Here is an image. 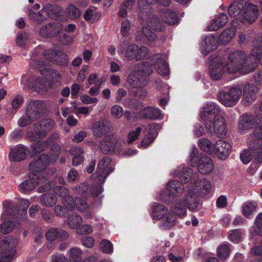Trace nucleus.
Wrapping results in <instances>:
<instances>
[{
	"label": "nucleus",
	"instance_id": "1",
	"mask_svg": "<svg viewBox=\"0 0 262 262\" xmlns=\"http://www.w3.org/2000/svg\"><path fill=\"white\" fill-rule=\"evenodd\" d=\"M262 57V43L254 45L250 54L247 57L245 52L237 50L229 55L227 71L229 73L239 72L246 74L253 71L259 64Z\"/></svg>",
	"mask_w": 262,
	"mask_h": 262
},
{
	"label": "nucleus",
	"instance_id": "2",
	"mask_svg": "<svg viewBox=\"0 0 262 262\" xmlns=\"http://www.w3.org/2000/svg\"><path fill=\"white\" fill-rule=\"evenodd\" d=\"M252 135L254 139L250 142V145L256 154L254 160L258 163L262 162V117L260 115L244 114L242 115L238 122V128L246 130L254 128Z\"/></svg>",
	"mask_w": 262,
	"mask_h": 262
},
{
	"label": "nucleus",
	"instance_id": "3",
	"mask_svg": "<svg viewBox=\"0 0 262 262\" xmlns=\"http://www.w3.org/2000/svg\"><path fill=\"white\" fill-rule=\"evenodd\" d=\"M220 113L219 106L214 103L210 102L204 107L200 116L209 134H215L222 137L226 134V125L224 118L220 115Z\"/></svg>",
	"mask_w": 262,
	"mask_h": 262
},
{
	"label": "nucleus",
	"instance_id": "4",
	"mask_svg": "<svg viewBox=\"0 0 262 262\" xmlns=\"http://www.w3.org/2000/svg\"><path fill=\"white\" fill-rule=\"evenodd\" d=\"M152 66L148 62H144L140 69L133 71L127 77V82L133 89L136 90L133 92L135 97L144 99L147 95L146 90L142 89L148 83V77L152 73Z\"/></svg>",
	"mask_w": 262,
	"mask_h": 262
},
{
	"label": "nucleus",
	"instance_id": "5",
	"mask_svg": "<svg viewBox=\"0 0 262 262\" xmlns=\"http://www.w3.org/2000/svg\"><path fill=\"white\" fill-rule=\"evenodd\" d=\"M198 177L197 173L193 174V170L191 168L189 167L183 168L179 172V177L181 182L177 180H174L170 181L167 184V189L169 193L162 196L163 201L166 203L172 202L174 199V192L178 194L183 193L185 190L183 184L187 183L190 180H191L190 183H193L192 181L195 182V178Z\"/></svg>",
	"mask_w": 262,
	"mask_h": 262
},
{
	"label": "nucleus",
	"instance_id": "6",
	"mask_svg": "<svg viewBox=\"0 0 262 262\" xmlns=\"http://www.w3.org/2000/svg\"><path fill=\"white\" fill-rule=\"evenodd\" d=\"M52 188H53V191L55 194L62 198L63 204L66 205L68 208L75 209L77 207L79 210L82 211L88 208V205L85 201L78 198L74 201L73 197L69 195V190L62 186H55L54 181H48L45 184L39 186L37 190L38 192L42 193L50 191Z\"/></svg>",
	"mask_w": 262,
	"mask_h": 262
},
{
	"label": "nucleus",
	"instance_id": "7",
	"mask_svg": "<svg viewBox=\"0 0 262 262\" xmlns=\"http://www.w3.org/2000/svg\"><path fill=\"white\" fill-rule=\"evenodd\" d=\"M50 162L51 161L48 155L41 154L29 164V169L31 171L30 173L37 175V177L41 179V181H48L50 175L55 172V168L51 170L47 169Z\"/></svg>",
	"mask_w": 262,
	"mask_h": 262
},
{
	"label": "nucleus",
	"instance_id": "8",
	"mask_svg": "<svg viewBox=\"0 0 262 262\" xmlns=\"http://www.w3.org/2000/svg\"><path fill=\"white\" fill-rule=\"evenodd\" d=\"M198 195L192 194L191 190L189 188L186 197L183 200L179 199L174 194V199L170 204H174L171 206V211L180 217L185 215L187 208L189 210L195 209L198 205ZM170 204V203H169Z\"/></svg>",
	"mask_w": 262,
	"mask_h": 262
},
{
	"label": "nucleus",
	"instance_id": "9",
	"mask_svg": "<svg viewBox=\"0 0 262 262\" xmlns=\"http://www.w3.org/2000/svg\"><path fill=\"white\" fill-rule=\"evenodd\" d=\"M20 208L18 205L12 201H6L3 203L5 208V213L3 217L6 219H13L14 220H23L24 216L27 214V210L30 205L29 200L24 199L20 202Z\"/></svg>",
	"mask_w": 262,
	"mask_h": 262
},
{
	"label": "nucleus",
	"instance_id": "10",
	"mask_svg": "<svg viewBox=\"0 0 262 262\" xmlns=\"http://www.w3.org/2000/svg\"><path fill=\"white\" fill-rule=\"evenodd\" d=\"M54 126V122L53 120H42L39 123H34L28 127L27 137L32 141L43 139L47 136V130H51Z\"/></svg>",
	"mask_w": 262,
	"mask_h": 262
},
{
	"label": "nucleus",
	"instance_id": "11",
	"mask_svg": "<svg viewBox=\"0 0 262 262\" xmlns=\"http://www.w3.org/2000/svg\"><path fill=\"white\" fill-rule=\"evenodd\" d=\"M242 94L241 88L238 86H235L231 88L228 91H220L217 95V99L225 106L231 107L237 104Z\"/></svg>",
	"mask_w": 262,
	"mask_h": 262
},
{
	"label": "nucleus",
	"instance_id": "12",
	"mask_svg": "<svg viewBox=\"0 0 262 262\" xmlns=\"http://www.w3.org/2000/svg\"><path fill=\"white\" fill-rule=\"evenodd\" d=\"M99 148L104 154H119L121 150V144L113 134L108 135L99 143Z\"/></svg>",
	"mask_w": 262,
	"mask_h": 262
},
{
	"label": "nucleus",
	"instance_id": "13",
	"mask_svg": "<svg viewBox=\"0 0 262 262\" xmlns=\"http://www.w3.org/2000/svg\"><path fill=\"white\" fill-rule=\"evenodd\" d=\"M148 49L145 46L139 48L135 43L129 45L126 48L125 52V57L128 60H132L134 59L136 61H140L147 55Z\"/></svg>",
	"mask_w": 262,
	"mask_h": 262
},
{
	"label": "nucleus",
	"instance_id": "14",
	"mask_svg": "<svg viewBox=\"0 0 262 262\" xmlns=\"http://www.w3.org/2000/svg\"><path fill=\"white\" fill-rule=\"evenodd\" d=\"M259 15V10L257 5L249 3L244 6L242 18L238 17L237 20L240 19L243 24H252L256 21Z\"/></svg>",
	"mask_w": 262,
	"mask_h": 262
},
{
	"label": "nucleus",
	"instance_id": "15",
	"mask_svg": "<svg viewBox=\"0 0 262 262\" xmlns=\"http://www.w3.org/2000/svg\"><path fill=\"white\" fill-rule=\"evenodd\" d=\"M210 60L209 75L213 80H219L225 72V66L217 56L211 55Z\"/></svg>",
	"mask_w": 262,
	"mask_h": 262
},
{
	"label": "nucleus",
	"instance_id": "16",
	"mask_svg": "<svg viewBox=\"0 0 262 262\" xmlns=\"http://www.w3.org/2000/svg\"><path fill=\"white\" fill-rule=\"evenodd\" d=\"M111 159L107 157H104L99 162L96 170V179L100 184H103L107 176L112 171L109 167L111 163Z\"/></svg>",
	"mask_w": 262,
	"mask_h": 262
},
{
	"label": "nucleus",
	"instance_id": "17",
	"mask_svg": "<svg viewBox=\"0 0 262 262\" xmlns=\"http://www.w3.org/2000/svg\"><path fill=\"white\" fill-rule=\"evenodd\" d=\"M63 29V25L58 22H51L42 26L39 30V35L43 38L56 37Z\"/></svg>",
	"mask_w": 262,
	"mask_h": 262
},
{
	"label": "nucleus",
	"instance_id": "18",
	"mask_svg": "<svg viewBox=\"0 0 262 262\" xmlns=\"http://www.w3.org/2000/svg\"><path fill=\"white\" fill-rule=\"evenodd\" d=\"M189 188L191 190L192 194H195L198 196H205L210 191L211 184L206 179H198L193 183L189 184Z\"/></svg>",
	"mask_w": 262,
	"mask_h": 262
},
{
	"label": "nucleus",
	"instance_id": "19",
	"mask_svg": "<svg viewBox=\"0 0 262 262\" xmlns=\"http://www.w3.org/2000/svg\"><path fill=\"white\" fill-rule=\"evenodd\" d=\"M26 115L34 120L40 119L43 112V104L40 100H32L29 102L26 108Z\"/></svg>",
	"mask_w": 262,
	"mask_h": 262
},
{
	"label": "nucleus",
	"instance_id": "20",
	"mask_svg": "<svg viewBox=\"0 0 262 262\" xmlns=\"http://www.w3.org/2000/svg\"><path fill=\"white\" fill-rule=\"evenodd\" d=\"M50 146H51V149L54 151L56 157H57L61 150L60 146L57 144L51 145V140L49 139L45 141H38L34 142L31 145L32 152L35 154L40 153Z\"/></svg>",
	"mask_w": 262,
	"mask_h": 262
},
{
	"label": "nucleus",
	"instance_id": "21",
	"mask_svg": "<svg viewBox=\"0 0 262 262\" xmlns=\"http://www.w3.org/2000/svg\"><path fill=\"white\" fill-rule=\"evenodd\" d=\"M46 16L52 19L63 20V10L61 6L56 4L48 3L43 7Z\"/></svg>",
	"mask_w": 262,
	"mask_h": 262
},
{
	"label": "nucleus",
	"instance_id": "22",
	"mask_svg": "<svg viewBox=\"0 0 262 262\" xmlns=\"http://www.w3.org/2000/svg\"><path fill=\"white\" fill-rule=\"evenodd\" d=\"M29 152L28 148L22 144H18L12 148L9 154L11 162H19L27 158Z\"/></svg>",
	"mask_w": 262,
	"mask_h": 262
},
{
	"label": "nucleus",
	"instance_id": "23",
	"mask_svg": "<svg viewBox=\"0 0 262 262\" xmlns=\"http://www.w3.org/2000/svg\"><path fill=\"white\" fill-rule=\"evenodd\" d=\"M28 176L29 179L22 182L19 186L20 192L24 193H27L32 191L39 184L46 182L41 181L36 174L29 173Z\"/></svg>",
	"mask_w": 262,
	"mask_h": 262
},
{
	"label": "nucleus",
	"instance_id": "24",
	"mask_svg": "<svg viewBox=\"0 0 262 262\" xmlns=\"http://www.w3.org/2000/svg\"><path fill=\"white\" fill-rule=\"evenodd\" d=\"M231 149V145L225 141L219 140L216 141L214 150V154L219 158L222 160L225 159L229 155Z\"/></svg>",
	"mask_w": 262,
	"mask_h": 262
},
{
	"label": "nucleus",
	"instance_id": "25",
	"mask_svg": "<svg viewBox=\"0 0 262 262\" xmlns=\"http://www.w3.org/2000/svg\"><path fill=\"white\" fill-rule=\"evenodd\" d=\"M17 239L12 236H7L0 241V252L15 253Z\"/></svg>",
	"mask_w": 262,
	"mask_h": 262
},
{
	"label": "nucleus",
	"instance_id": "26",
	"mask_svg": "<svg viewBox=\"0 0 262 262\" xmlns=\"http://www.w3.org/2000/svg\"><path fill=\"white\" fill-rule=\"evenodd\" d=\"M198 168L202 174H208L212 171L213 164L211 159L206 154H201L199 159Z\"/></svg>",
	"mask_w": 262,
	"mask_h": 262
},
{
	"label": "nucleus",
	"instance_id": "27",
	"mask_svg": "<svg viewBox=\"0 0 262 262\" xmlns=\"http://www.w3.org/2000/svg\"><path fill=\"white\" fill-rule=\"evenodd\" d=\"M217 47V41L213 35L206 36L201 42V51L206 55L215 50Z\"/></svg>",
	"mask_w": 262,
	"mask_h": 262
},
{
	"label": "nucleus",
	"instance_id": "28",
	"mask_svg": "<svg viewBox=\"0 0 262 262\" xmlns=\"http://www.w3.org/2000/svg\"><path fill=\"white\" fill-rule=\"evenodd\" d=\"M258 92V88L253 84L247 83L244 88L243 99L246 105L255 100Z\"/></svg>",
	"mask_w": 262,
	"mask_h": 262
},
{
	"label": "nucleus",
	"instance_id": "29",
	"mask_svg": "<svg viewBox=\"0 0 262 262\" xmlns=\"http://www.w3.org/2000/svg\"><path fill=\"white\" fill-rule=\"evenodd\" d=\"M68 237L69 234L66 231L55 228L50 229L46 233L47 239L50 242L54 241L56 239L59 241L65 240Z\"/></svg>",
	"mask_w": 262,
	"mask_h": 262
},
{
	"label": "nucleus",
	"instance_id": "30",
	"mask_svg": "<svg viewBox=\"0 0 262 262\" xmlns=\"http://www.w3.org/2000/svg\"><path fill=\"white\" fill-rule=\"evenodd\" d=\"M227 22V15L225 13H222L212 20L208 26V29L210 31H215L223 27Z\"/></svg>",
	"mask_w": 262,
	"mask_h": 262
},
{
	"label": "nucleus",
	"instance_id": "31",
	"mask_svg": "<svg viewBox=\"0 0 262 262\" xmlns=\"http://www.w3.org/2000/svg\"><path fill=\"white\" fill-rule=\"evenodd\" d=\"M161 16L163 21L170 26L174 25L179 21V18L177 14L168 9H163L161 11Z\"/></svg>",
	"mask_w": 262,
	"mask_h": 262
},
{
	"label": "nucleus",
	"instance_id": "32",
	"mask_svg": "<svg viewBox=\"0 0 262 262\" xmlns=\"http://www.w3.org/2000/svg\"><path fill=\"white\" fill-rule=\"evenodd\" d=\"M152 217L159 220L161 219L167 212V209L162 204L155 203L152 206Z\"/></svg>",
	"mask_w": 262,
	"mask_h": 262
},
{
	"label": "nucleus",
	"instance_id": "33",
	"mask_svg": "<svg viewBox=\"0 0 262 262\" xmlns=\"http://www.w3.org/2000/svg\"><path fill=\"white\" fill-rule=\"evenodd\" d=\"M141 114L145 119H156L161 115V111L158 108L147 107L141 112Z\"/></svg>",
	"mask_w": 262,
	"mask_h": 262
},
{
	"label": "nucleus",
	"instance_id": "34",
	"mask_svg": "<svg viewBox=\"0 0 262 262\" xmlns=\"http://www.w3.org/2000/svg\"><path fill=\"white\" fill-rule=\"evenodd\" d=\"M230 244L228 243L221 244L217 247V255L220 260L225 261L227 259L230 254Z\"/></svg>",
	"mask_w": 262,
	"mask_h": 262
},
{
	"label": "nucleus",
	"instance_id": "35",
	"mask_svg": "<svg viewBox=\"0 0 262 262\" xmlns=\"http://www.w3.org/2000/svg\"><path fill=\"white\" fill-rule=\"evenodd\" d=\"M41 205L47 207H52L57 202V197L52 193H46L40 196Z\"/></svg>",
	"mask_w": 262,
	"mask_h": 262
},
{
	"label": "nucleus",
	"instance_id": "36",
	"mask_svg": "<svg viewBox=\"0 0 262 262\" xmlns=\"http://www.w3.org/2000/svg\"><path fill=\"white\" fill-rule=\"evenodd\" d=\"M142 36L140 35L138 36V38L142 39L146 43L150 44L152 41H154L157 37V35L146 27H143L142 31L141 33Z\"/></svg>",
	"mask_w": 262,
	"mask_h": 262
},
{
	"label": "nucleus",
	"instance_id": "37",
	"mask_svg": "<svg viewBox=\"0 0 262 262\" xmlns=\"http://www.w3.org/2000/svg\"><path fill=\"white\" fill-rule=\"evenodd\" d=\"M108 130V127L104 121L96 122L93 127V132L95 136L100 137L105 135Z\"/></svg>",
	"mask_w": 262,
	"mask_h": 262
},
{
	"label": "nucleus",
	"instance_id": "38",
	"mask_svg": "<svg viewBox=\"0 0 262 262\" xmlns=\"http://www.w3.org/2000/svg\"><path fill=\"white\" fill-rule=\"evenodd\" d=\"M235 30L230 28L226 29L222 32L219 37V41L222 45L228 43L234 37Z\"/></svg>",
	"mask_w": 262,
	"mask_h": 262
},
{
	"label": "nucleus",
	"instance_id": "39",
	"mask_svg": "<svg viewBox=\"0 0 262 262\" xmlns=\"http://www.w3.org/2000/svg\"><path fill=\"white\" fill-rule=\"evenodd\" d=\"M198 146L200 149L204 152L210 155L214 154V144H212L210 141L205 138H202L199 140Z\"/></svg>",
	"mask_w": 262,
	"mask_h": 262
},
{
	"label": "nucleus",
	"instance_id": "40",
	"mask_svg": "<svg viewBox=\"0 0 262 262\" xmlns=\"http://www.w3.org/2000/svg\"><path fill=\"white\" fill-rule=\"evenodd\" d=\"M159 54L155 55L157 56L158 62L157 63V71L160 75L166 76L169 74V69L167 62L163 59L159 57Z\"/></svg>",
	"mask_w": 262,
	"mask_h": 262
},
{
	"label": "nucleus",
	"instance_id": "41",
	"mask_svg": "<svg viewBox=\"0 0 262 262\" xmlns=\"http://www.w3.org/2000/svg\"><path fill=\"white\" fill-rule=\"evenodd\" d=\"M244 6V5H242V4L238 3L237 0H234V2L228 8L229 15L231 17L237 16L242 11H243Z\"/></svg>",
	"mask_w": 262,
	"mask_h": 262
},
{
	"label": "nucleus",
	"instance_id": "42",
	"mask_svg": "<svg viewBox=\"0 0 262 262\" xmlns=\"http://www.w3.org/2000/svg\"><path fill=\"white\" fill-rule=\"evenodd\" d=\"M28 16L29 18L40 24L47 19L43 8L37 13L34 12L32 10L29 9L28 12Z\"/></svg>",
	"mask_w": 262,
	"mask_h": 262
},
{
	"label": "nucleus",
	"instance_id": "43",
	"mask_svg": "<svg viewBox=\"0 0 262 262\" xmlns=\"http://www.w3.org/2000/svg\"><path fill=\"white\" fill-rule=\"evenodd\" d=\"M176 216H179L178 215L171 211V208L169 212L166 216V217L163 221V227L166 229H169L172 227L176 223Z\"/></svg>",
	"mask_w": 262,
	"mask_h": 262
},
{
	"label": "nucleus",
	"instance_id": "44",
	"mask_svg": "<svg viewBox=\"0 0 262 262\" xmlns=\"http://www.w3.org/2000/svg\"><path fill=\"white\" fill-rule=\"evenodd\" d=\"M81 217L76 214H70L67 220L68 225L71 228H77L82 223Z\"/></svg>",
	"mask_w": 262,
	"mask_h": 262
},
{
	"label": "nucleus",
	"instance_id": "45",
	"mask_svg": "<svg viewBox=\"0 0 262 262\" xmlns=\"http://www.w3.org/2000/svg\"><path fill=\"white\" fill-rule=\"evenodd\" d=\"M15 227V222L14 221L8 220L0 224V232L3 234H6L10 232Z\"/></svg>",
	"mask_w": 262,
	"mask_h": 262
},
{
	"label": "nucleus",
	"instance_id": "46",
	"mask_svg": "<svg viewBox=\"0 0 262 262\" xmlns=\"http://www.w3.org/2000/svg\"><path fill=\"white\" fill-rule=\"evenodd\" d=\"M67 12L69 16L72 19H77L81 15V11L74 4H70L67 8Z\"/></svg>",
	"mask_w": 262,
	"mask_h": 262
},
{
	"label": "nucleus",
	"instance_id": "47",
	"mask_svg": "<svg viewBox=\"0 0 262 262\" xmlns=\"http://www.w3.org/2000/svg\"><path fill=\"white\" fill-rule=\"evenodd\" d=\"M81 253L79 248H71L69 251L70 262H82Z\"/></svg>",
	"mask_w": 262,
	"mask_h": 262
},
{
	"label": "nucleus",
	"instance_id": "48",
	"mask_svg": "<svg viewBox=\"0 0 262 262\" xmlns=\"http://www.w3.org/2000/svg\"><path fill=\"white\" fill-rule=\"evenodd\" d=\"M42 80L41 78L30 77L26 80V85L33 89H40L42 85Z\"/></svg>",
	"mask_w": 262,
	"mask_h": 262
},
{
	"label": "nucleus",
	"instance_id": "49",
	"mask_svg": "<svg viewBox=\"0 0 262 262\" xmlns=\"http://www.w3.org/2000/svg\"><path fill=\"white\" fill-rule=\"evenodd\" d=\"M228 235L229 239L234 243H238L242 239V231L240 229L230 230Z\"/></svg>",
	"mask_w": 262,
	"mask_h": 262
},
{
	"label": "nucleus",
	"instance_id": "50",
	"mask_svg": "<svg viewBox=\"0 0 262 262\" xmlns=\"http://www.w3.org/2000/svg\"><path fill=\"white\" fill-rule=\"evenodd\" d=\"M55 58L54 62H55L59 66L67 64L68 58L67 55L64 52L58 50Z\"/></svg>",
	"mask_w": 262,
	"mask_h": 262
},
{
	"label": "nucleus",
	"instance_id": "51",
	"mask_svg": "<svg viewBox=\"0 0 262 262\" xmlns=\"http://www.w3.org/2000/svg\"><path fill=\"white\" fill-rule=\"evenodd\" d=\"M100 249L103 253L111 254L113 251V246L112 243L108 239H103L100 243Z\"/></svg>",
	"mask_w": 262,
	"mask_h": 262
},
{
	"label": "nucleus",
	"instance_id": "52",
	"mask_svg": "<svg viewBox=\"0 0 262 262\" xmlns=\"http://www.w3.org/2000/svg\"><path fill=\"white\" fill-rule=\"evenodd\" d=\"M88 189L89 185L86 183H82L73 187V191L81 196H84L86 195Z\"/></svg>",
	"mask_w": 262,
	"mask_h": 262
},
{
	"label": "nucleus",
	"instance_id": "53",
	"mask_svg": "<svg viewBox=\"0 0 262 262\" xmlns=\"http://www.w3.org/2000/svg\"><path fill=\"white\" fill-rule=\"evenodd\" d=\"M24 98L22 96L18 95L16 96L12 102V108L11 111V114H15L18 108L22 105L24 102Z\"/></svg>",
	"mask_w": 262,
	"mask_h": 262
},
{
	"label": "nucleus",
	"instance_id": "54",
	"mask_svg": "<svg viewBox=\"0 0 262 262\" xmlns=\"http://www.w3.org/2000/svg\"><path fill=\"white\" fill-rule=\"evenodd\" d=\"M256 208V206L254 203L245 204L243 206L242 212L245 216L249 217L252 212L255 211Z\"/></svg>",
	"mask_w": 262,
	"mask_h": 262
},
{
	"label": "nucleus",
	"instance_id": "55",
	"mask_svg": "<svg viewBox=\"0 0 262 262\" xmlns=\"http://www.w3.org/2000/svg\"><path fill=\"white\" fill-rule=\"evenodd\" d=\"M255 233L262 236V212L258 213L255 220Z\"/></svg>",
	"mask_w": 262,
	"mask_h": 262
},
{
	"label": "nucleus",
	"instance_id": "56",
	"mask_svg": "<svg viewBox=\"0 0 262 262\" xmlns=\"http://www.w3.org/2000/svg\"><path fill=\"white\" fill-rule=\"evenodd\" d=\"M130 23L127 19L122 20L121 27V34L124 37H127L129 34Z\"/></svg>",
	"mask_w": 262,
	"mask_h": 262
},
{
	"label": "nucleus",
	"instance_id": "57",
	"mask_svg": "<svg viewBox=\"0 0 262 262\" xmlns=\"http://www.w3.org/2000/svg\"><path fill=\"white\" fill-rule=\"evenodd\" d=\"M23 136L22 130L19 128H17L11 133L9 137V139L11 141L17 142L22 139Z\"/></svg>",
	"mask_w": 262,
	"mask_h": 262
},
{
	"label": "nucleus",
	"instance_id": "58",
	"mask_svg": "<svg viewBox=\"0 0 262 262\" xmlns=\"http://www.w3.org/2000/svg\"><path fill=\"white\" fill-rule=\"evenodd\" d=\"M57 51L58 50L55 49L45 50L43 52V57L47 60L54 62L55 59H56Z\"/></svg>",
	"mask_w": 262,
	"mask_h": 262
},
{
	"label": "nucleus",
	"instance_id": "59",
	"mask_svg": "<svg viewBox=\"0 0 262 262\" xmlns=\"http://www.w3.org/2000/svg\"><path fill=\"white\" fill-rule=\"evenodd\" d=\"M74 209L68 208L65 204H63V206L57 205L54 207V212L57 215L63 216L69 210H73Z\"/></svg>",
	"mask_w": 262,
	"mask_h": 262
},
{
	"label": "nucleus",
	"instance_id": "60",
	"mask_svg": "<svg viewBox=\"0 0 262 262\" xmlns=\"http://www.w3.org/2000/svg\"><path fill=\"white\" fill-rule=\"evenodd\" d=\"M42 218L47 223H51L54 220V215L47 209H43L41 211Z\"/></svg>",
	"mask_w": 262,
	"mask_h": 262
},
{
	"label": "nucleus",
	"instance_id": "61",
	"mask_svg": "<svg viewBox=\"0 0 262 262\" xmlns=\"http://www.w3.org/2000/svg\"><path fill=\"white\" fill-rule=\"evenodd\" d=\"M253 157V155L249 149H245L240 155V159L242 162L245 164L249 163L252 159Z\"/></svg>",
	"mask_w": 262,
	"mask_h": 262
},
{
	"label": "nucleus",
	"instance_id": "62",
	"mask_svg": "<svg viewBox=\"0 0 262 262\" xmlns=\"http://www.w3.org/2000/svg\"><path fill=\"white\" fill-rule=\"evenodd\" d=\"M142 130V128L141 127H136L135 130L130 132L128 135V143H133L135 140H136L138 136L140 135V133H141Z\"/></svg>",
	"mask_w": 262,
	"mask_h": 262
},
{
	"label": "nucleus",
	"instance_id": "63",
	"mask_svg": "<svg viewBox=\"0 0 262 262\" xmlns=\"http://www.w3.org/2000/svg\"><path fill=\"white\" fill-rule=\"evenodd\" d=\"M138 5L141 12L147 13L150 9L151 4L147 0H138Z\"/></svg>",
	"mask_w": 262,
	"mask_h": 262
},
{
	"label": "nucleus",
	"instance_id": "64",
	"mask_svg": "<svg viewBox=\"0 0 262 262\" xmlns=\"http://www.w3.org/2000/svg\"><path fill=\"white\" fill-rule=\"evenodd\" d=\"M161 125L158 123H153L148 125L149 130L148 133L152 135L155 137H157L158 132L161 128Z\"/></svg>",
	"mask_w": 262,
	"mask_h": 262
}]
</instances>
